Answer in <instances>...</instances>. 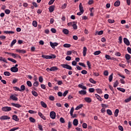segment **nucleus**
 I'll list each match as a JSON object with an SVG mask.
<instances>
[{"label":"nucleus","mask_w":131,"mask_h":131,"mask_svg":"<svg viewBox=\"0 0 131 131\" xmlns=\"http://www.w3.org/2000/svg\"><path fill=\"white\" fill-rule=\"evenodd\" d=\"M2 110L4 112H10V111H12V107L10 106H4L2 108Z\"/></svg>","instance_id":"1"},{"label":"nucleus","mask_w":131,"mask_h":131,"mask_svg":"<svg viewBox=\"0 0 131 131\" xmlns=\"http://www.w3.org/2000/svg\"><path fill=\"white\" fill-rule=\"evenodd\" d=\"M61 67L62 68H65L66 69H68L69 70H72V67L67 64H61Z\"/></svg>","instance_id":"2"},{"label":"nucleus","mask_w":131,"mask_h":131,"mask_svg":"<svg viewBox=\"0 0 131 131\" xmlns=\"http://www.w3.org/2000/svg\"><path fill=\"white\" fill-rule=\"evenodd\" d=\"M50 116L52 119H55L56 118V113L54 111L51 112Z\"/></svg>","instance_id":"3"},{"label":"nucleus","mask_w":131,"mask_h":131,"mask_svg":"<svg viewBox=\"0 0 131 131\" xmlns=\"http://www.w3.org/2000/svg\"><path fill=\"white\" fill-rule=\"evenodd\" d=\"M1 120H7L8 119H11V117L8 116H2L0 118Z\"/></svg>","instance_id":"4"},{"label":"nucleus","mask_w":131,"mask_h":131,"mask_svg":"<svg viewBox=\"0 0 131 131\" xmlns=\"http://www.w3.org/2000/svg\"><path fill=\"white\" fill-rule=\"evenodd\" d=\"M123 41H124V43H125L126 46H129V45H130V43L129 42V40H128V39L126 38H123Z\"/></svg>","instance_id":"5"},{"label":"nucleus","mask_w":131,"mask_h":131,"mask_svg":"<svg viewBox=\"0 0 131 131\" xmlns=\"http://www.w3.org/2000/svg\"><path fill=\"white\" fill-rule=\"evenodd\" d=\"M11 71H12V72H18V71H19V69H18V68H16V67H12L10 69Z\"/></svg>","instance_id":"6"},{"label":"nucleus","mask_w":131,"mask_h":131,"mask_svg":"<svg viewBox=\"0 0 131 131\" xmlns=\"http://www.w3.org/2000/svg\"><path fill=\"white\" fill-rule=\"evenodd\" d=\"M50 45L51 48H52V49H55V47H57V46H58V43H57V42L53 43V42L50 41Z\"/></svg>","instance_id":"7"},{"label":"nucleus","mask_w":131,"mask_h":131,"mask_svg":"<svg viewBox=\"0 0 131 131\" xmlns=\"http://www.w3.org/2000/svg\"><path fill=\"white\" fill-rule=\"evenodd\" d=\"M11 104L12 106L16 107V108H21V107H22V106L18 103H11Z\"/></svg>","instance_id":"8"},{"label":"nucleus","mask_w":131,"mask_h":131,"mask_svg":"<svg viewBox=\"0 0 131 131\" xmlns=\"http://www.w3.org/2000/svg\"><path fill=\"white\" fill-rule=\"evenodd\" d=\"M16 52L19 53L20 54H26V50L22 49H16Z\"/></svg>","instance_id":"9"},{"label":"nucleus","mask_w":131,"mask_h":131,"mask_svg":"<svg viewBox=\"0 0 131 131\" xmlns=\"http://www.w3.org/2000/svg\"><path fill=\"white\" fill-rule=\"evenodd\" d=\"M50 13H53L55 11V5H52L49 8Z\"/></svg>","instance_id":"10"},{"label":"nucleus","mask_w":131,"mask_h":131,"mask_svg":"<svg viewBox=\"0 0 131 131\" xmlns=\"http://www.w3.org/2000/svg\"><path fill=\"white\" fill-rule=\"evenodd\" d=\"M38 114L39 116H40V117H41V118H42V119H43V120H47V118H46V117L44 116V115L41 112H38Z\"/></svg>","instance_id":"11"},{"label":"nucleus","mask_w":131,"mask_h":131,"mask_svg":"<svg viewBox=\"0 0 131 131\" xmlns=\"http://www.w3.org/2000/svg\"><path fill=\"white\" fill-rule=\"evenodd\" d=\"M10 99L13 101H18V98L16 97L14 95H12L10 96Z\"/></svg>","instance_id":"12"},{"label":"nucleus","mask_w":131,"mask_h":131,"mask_svg":"<svg viewBox=\"0 0 131 131\" xmlns=\"http://www.w3.org/2000/svg\"><path fill=\"white\" fill-rule=\"evenodd\" d=\"M88 51V49L86 47H83V57H85L86 56V51Z\"/></svg>","instance_id":"13"},{"label":"nucleus","mask_w":131,"mask_h":131,"mask_svg":"<svg viewBox=\"0 0 131 131\" xmlns=\"http://www.w3.org/2000/svg\"><path fill=\"white\" fill-rule=\"evenodd\" d=\"M84 101L86 102V103H91L92 102V98L90 97H85L84 99Z\"/></svg>","instance_id":"14"},{"label":"nucleus","mask_w":131,"mask_h":131,"mask_svg":"<svg viewBox=\"0 0 131 131\" xmlns=\"http://www.w3.org/2000/svg\"><path fill=\"white\" fill-rule=\"evenodd\" d=\"M7 54H8V55H11L12 57H13V58H14V59H16V58H17V56H18V54L14 53L7 52Z\"/></svg>","instance_id":"15"},{"label":"nucleus","mask_w":131,"mask_h":131,"mask_svg":"<svg viewBox=\"0 0 131 131\" xmlns=\"http://www.w3.org/2000/svg\"><path fill=\"white\" fill-rule=\"evenodd\" d=\"M95 95L97 100H98V101H100V102H102V101H103V99L101 98V97L99 95H98L97 94H95Z\"/></svg>","instance_id":"16"},{"label":"nucleus","mask_w":131,"mask_h":131,"mask_svg":"<svg viewBox=\"0 0 131 131\" xmlns=\"http://www.w3.org/2000/svg\"><path fill=\"white\" fill-rule=\"evenodd\" d=\"M73 123L74 125H75V126H77V125H78V120H77V119H75L73 120Z\"/></svg>","instance_id":"17"},{"label":"nucleus","mask_w":131,"mask_h":131,"mask_svg":"<svg viewBox=\"0 0 131 131\" xmlns=\"http://www.w3.org/2000/svg\"><path fill=\"white\" fill-rule=\"evenodd\" d=\"M79 10L81 12H84V10H83V7L82 6V3H80L79 5Z\"/></svg>","instance_id":"18"},{"label":"nucleus","mask_w":131,"mask_h":131,"mask_svg":"<svg viewBox=\"0 0 131 131\" xmlns=\"http://www.w3.org/2000/svg\"><path fill=\"white\" fill-rule=\"evenodd\" d=\"M42 58H44V59H52V56L42 55Z\"/></svg>","instance_id":"19"},{"label":"nucleus","mask_w":131,"mask_h":131,"mask_svg":"<svg viewBox=\"0 0 131 131\" xmlns=\"http://www.w3.org/2000/svg\"><path fill=\"white\" fill-rule=\"evenodd\" d=\"M12 119H13V120H15V121H18L19 120L18 116H17V115H16L12 116Z\"/></svg>","instance_id":"20"},{"label":"nucleus","mask_w":131,"mask_h":131,"mask_svg":"<svg viewBox=\"0 0 131 131\" xmlns=\"http://www.w3.org/2000/svg\"><path fill=\"white\" fill-rule=\"evenodd\" d=\"M26 90V87L25 85H21L20 86V89H19V92H24Z\"/></svg>","instance_id":"21"},{"label":"nucleus","mask_w":131,"mask_h":131,"mask_svg":"<svg viewBox=\"0 0 131 131\" xmlns=\"http://www.w3.org/2000/svg\"><path fill=\"white\" fill-rule=\"evenodd\" d=\"M114 6H115V7H119V6H120V1H117L114 3Z\"/></svg>","instance_id":"22"},{"label":"nucleus","mask_w":131,"mask_h":131,"mask_svg":"<svg viewBox=\"0 0 131 131\" xmlns=\"http://www.w3.org/2000/svg\"><path fill=\"white\" fill-rule=\"evenodd\" d=\"M79 94L80 95H86V91L84 90H81L79 91Z\"/></svg>","instance_id":"23"},{"label":"nucleus","mask_w":131,"mask_h":131,"mask_svg":"<svg viewBox=\"0 0 131 131\" xmlns=\"http://www.w3.org/2000/svg\"><path fill=\"white\" fill-rule=\"evenodd\" d=\"M59 69L57 67H52L51 68V71H57Z\"/></svg>","instance_id":"24"},{"label":"nucleus","mask_w":131,"mask_h":131,"mask_svg":"<svg viewBox=\"0 0 131 131\" xmlns=\"http://www.w3.org/2000/svg\"><path fill=\"white\" fill-rule=\"evenodd\" d=\"M40 104L42 107H43V108H47V107H48V106L47 105V104L45 103V102L43 101H41Z\"/></svg>","instance_id":"25"},{"label":"nucleus","mask_w":131,"mask_h":131,"mask_svg":"<svg viewBox=\"0 0 131 131\" xmlns=\"http://www.w3.org/2000/svg\"><path fill=\"white\" fill-rule=\"evenodd\" d=\"M118 113H119V110L116 109L115 111L114 115L115 117H117L118 116Z\"/></svg>","instance_id":"26"},{"label":"nucleus","mask_w":131,"mask_h":131,"mask_svg":"<svg viewBox=\"0 0 131 131\" xmlns=\"http://www.w3.org/2000/svg\"><path fill=\"white\" fill-rule=\"evenodd\" d=\"M82 107H83V104H80L76 107L75 110H79V109H81Z\"/></svg>","instance_id":"27"},{"label":"nucleus","mask_w":131,"mask_h":131,"mask_svg":"<svg viewBox=\"0 0 131 131\" xmlns=\"http://www.w3.org/2000/svg\"><path fill=\"white\" fill-rule=\"evenodd\" d=\"M8 61H10L11 62H12L13 63H17V60L13 59V58H8Z\"/></svg>","instance_id":"28"},{"label":"nucleus","mask_w":131,"mask_h":131,"mask_svg":"<svg viewBox=\"0 0 131 131\" xmlns=\"http://www.w3.org/2000/svg\"><path fill=\"white\" fill-rule=\"evenodd\" d=\"M8 61H10L11 62H12L13 63H17V60L13 59V58H8Z\"/></svg>","instance_id":"29"},{"label":"nucleus","mask_w":131,"mask_h":131,"mask_svg":"<svg viewBox=\"0 0 131 131\" xmlns=\"http://www.w3.org/2000/svg\"><path fill=\"white\" fill-rule=\"evenodd\" d=\"M125 58L126 60H127L128 61V60H130V55L128 54H126L125 55Z\"/></svg>","instance_id":"30"},{"label":"nucleus","mask_w":131,"mask_h":131,"mask_svg":"<svg viewBox=\"0 0 131 131\" xmlns=\"http://www.w3.org/2000/svg\"><path fill=\"white\" fill-rule=\"evenodd\" d=\"M113 79V73H112L108 77V80L110 82H111Z\"/></svg>","instance_id":"31"},{"label":"nucleus","mask_w":131,"mask_h":131,"mask_svg":"<svg viewBox=\"0 0 131 131\" xmlns=\"http://www.w3.org/2000/svg\"><path fill=\"white\" fill-rule=\"evenodd\" d=\"M78 87L80 88V89H82V90H86V87L82 84H79Z\"/></svg>","instance_id":"32"},{"label":"nucleus","mask_w":131,"mask_h":131,"mask_svg":"<svg viewBox=\"0 0 131 131\" xmlns=\"http://www.w3.org/2000/svg\"><path fill=\"white\" fill-rule=\"evenodd\" d=\"M0 61H3V62H5V63H8V61L6 58H3V57L0 56Z\"/></svg>","instance_id":"33"},{"label":"nucleus","mask_w":131,"mask_h":131,"mask_svg":"<svg viewBox=\"0 0 131 131\" xmlns=\"http://www.w3.org/2000/svg\"><path fill=\"white\" fill-rule=\"evenodd\" d=\"M89 81L91 83H93L94 84H96L97 83V81H95V80H93V78H90Z\"/></svg>","instance_id":"34"},{"label":"nucleus","mask_w":131,"mask_h":131,"mask_svg":"<svg viewBox=\"0 0 131 131\" xmlns=\"http://www.w3.org/2000/svg\"><path fill=\"white\" fill-rule=\"evenodd\" d=\"M27 84L29 88H31V86H32V83H31V81H27Z\"/></svg>","instance_id":"35"},{"label":"nucleus","mask_w":131,"mask_h":131,"mask_svg":"<svg viewBox=\"0 0 131 131\" xmlns=\"http://www.w3.org/2000/svg\"><path fill=\"white\" fill-rule=\"evenodd\" d=\"M117 90H118V91H120V92H122V93H125V89L123 88H118Z\"/></svg>","instance_id":"36"},{"label":"nucleus","mask_w":131,"mask_h":131,"mask_svg":"<svg viewBox=\"0 0 131 131\" xmlns=\"http://www.w3.org/2000/svg\"><path fill=\"white\" fill-rule=\"evenodd\" d=\"M32 94L33 96H34V97H37V96H38V94H37V92L34 91H32Z\"/></svg>","instance_id":"37"},{"label":"nucleus","mask_w":131,"mask_h":131,"mask_svg":"<svg viewBox=\"0 0 131 131\" xmlns=\"http://www.w3.org/2000/svg\"><path fill=\"white\" fill-rule=\"evenodd\" d=\"M32 25H33V26H34V27H37V21H36V20L33 21Z\"/></svg>","instance_id":"38"},{"label":"nucleus","mask_w":131,"mask_h":131,"mask_svg":"<svg viewBox=\"0 0 131 131\" xmlns=\"http://www.w3.org/2000/svg\"><path fill=\"white\" fill-rule=\"evenodd\" d=\"M96 91L98 94H102L103 93V92L102 91V90L100 89H96Z\"/></svg>","instance_id":"39"},{"label":"nucleus","mask_w":131,"mask_h":131,"mask_svg":"<svg viewBox=\"0 0 131 131\" xmlns=\"http://www.w3.org/2000/svg\"><path fill=\"white\" fill-rule=\"evenodd\" d=\"M29 120L31 122H33V123H34V122L36 121L35 119L31 117L29 118Z\"/></svg>","instance_id":"40"},{"label":"nucleus","mask_w":131,"mask_h":131,"mask_svg":"<svg viewBox=\"0 0 131 131\" xmlns=\"http://www.w3.org/2000/svg\"><path fill=\"white\" fill-rule=\"evenodd\" d=\"M4 74L5 76H10V75H11V73L9 72H4Z\"/></svg>","instance_id":"41"},{"label":"nucleus","mask_w":131,"mask_h":131,"mask_svg":"<svg viewBox=\"0 0 131 131\" xmlns=\"http://www.w3.org/2000/svg\"><path fill=\"white\" fill-rule=\"evenodd\" d=\"M100 54H101V51H97L94 53L95 56H98V55H100Z\"/></svg>","instance_id":"42"},{"label":"nucleus","mask_w":131,"mask_h":131,"mask_svg":"<svg viewBox=\"0 0 131 131\" xmlns=\"http://www.w3.org/2000/svg\"><path fill=\"white\" fill-rule=\"evenodd\" d=\"M73 112H74V107H72L70 111V115L71 116H73Z\"/></svg>","instance_id":"43"},{"label":"nucleus","mask_w":131,"mask_h":131,"mask_svg":"<svg viewBox=\"0 0 131 131\" xmlns=\"http://www.w3.org/2000/svg\"><path fill=\"white\" fill-rule=\"evenodd\" d=\"M28 112L30 114H36V113H37V112H36V111H32V110H29L28 111Z\"/></svg>","instance_id":"44"},{"label":"nucleus","mask_w":131,"mask_h":131,"mask_svg":"<svg viewBox=\"0 0 131 131\" xmlns=\"http://www.w3.org/2000/svg\"><path fill=\"white\" fill-rule=\"evenodd\" d=\"M119 83L118 82V80H116V82L114 83V88H116L118 86Z\"/></svg>","instance_id":"45"},{"label":"nucleus","mask_w":131,"mask_h":131,"mask_svg":"<svg viewBox=\"0 0 131 131\" xmlns=\"http://www.w3.org/2000/svg\"><path fill=\"white\" fill-rule=\"evenodd\" d=\"M131 101V96H130L129 98H126L125 100V103H128L129 102H130Z\"/></svg>","instance_id":"46"},{"label":"nucleus","mask_w":131,"mask_h":131,"mask_svg":"<svg viewBox=\"0 0 131 131\" xmlns=\"http://www.w3.org/2000/svg\"><path fill=\"white\" fill-rule=\"evenodd\" d=\"M39 85V82L38 81H35L33 83L34 86H38Z\"/></svg>","instance_id":"47"},{"label":"nucleus","mask_w":131,"mask_h":131,"mask_svg":"<svg viewBox=\"0 0 131 131\" xmlns=\"http://www.w3.org/2000/svg\"><path fill=\"white\" fill-rule=\"evenodd\" d=\"M16 42H17V40L16 39H14L13 40L11 43V47H13V46H14V45H15V43H16Z\"/></svg>","instance_id":"48"},{"label":"nucleus","mask_w":131,"mask_h":131,"mask_svg":"<svg viewBox=\"0 0 131 131\" xmlns=\"http://www.w3.org/2000/svg\"><path fill=\"white\" fill-rule=\"evenodd\" d=\"M105 58H106V60H111V56L108 54L105 55Z\"/></svg>","instance_id":"49"},{"label":"nucleus","mask_w":131,"mask_h":131,"mask_svg":"<svg viewBox=\"0 0 131 131\" xmlns=\"http://www.w3.org/2000/svg\"><path fill=\"white\" fill-rule=\"evenodd\" d=\"M107 21L108 23H110L111 24H112L114 23V22H115V20H114V19H108Z\"/></svg>","instance_id":"50"},{"label":"nucleus","mask_w":131,"mask_h":131,"mask_svg":"<svg viewBox=\"0 0 131 131\" xmlns=\"http://www.w3.org/2000/svg\"><path fill=\"white\" fill-rule=\"evenodd\" d=\"M63 47L64 48H70V47H71V45L66 43L63 45Z\"/></svg>","instance_id":"51"},{"label":"nucleus","mask_w":131,"mask_h":131,"mask_svg":"<svg viewBox=\"0 0 131 131\" xmlns=\"http://www.w3.org/2000/svg\"><path fill=\"white\" fill-rule=\"evenodd\" d=\"M63 33H69V31L67 29H63L62 30Z\"/></svg>","instance_id":"52"},{"label":"nucleus","mask_w":131,"mask_h":131,"mask_svg":"<svg viewBox=\"0 0 131 131\" xmlns=\"http://www.w3.org/2000/svg\"><path fill=\"white\" fill-rule=\"evenodd\" d=\"M74 23H75V21L74 22H70L68 23V26H73Z\"/></svg>","instance_id":"53"},{"label":"nucleus","mask_w":131,"mask_h":131,"mask_svg":"<svg viewBox=\"0 0 131 131\" xmlns=\"http://www.w3.org/2000/svg\"><path fill=\"white\" fill-rule=\"evenodd\" d=\"M5 13L6 14H7V15H9V14H10V13H11V10H10L9 9H6L5 10Z\"/></svg>","instance_id":"54"},{"label":"nucleus","mask_w":131,"mask_h":131,"mask_svg":"<svg viewBox=\"0 0 131 131\" xmlns=\"http://www.w3.org/2000/svg\"><path fill=\"white\" fill-rule=\"evenodd\" d=\"M51 31L52 32V33H56V32H57V30H56V29L54 28H51Z\"/></svg>","instance_id":"55"},{"label":"nucleus","mask_w":131,"mask_h":131,"mask_svg":"<svg viewBox=\"0 0 131 131\" xmlns=\"http://www.w3.org/2000/svg\"><path fill=\"white\" fill-rule=\"evenodd\" d=\"M13 90H14V91H16V92H18V91L20 92V89H19V88H18V87H17V86H14V87H13Z\"/></svg>","instance_id":"56"},{"label":"nucleus","mask_w":131,"mask_h":131,"mask_svg":"<svg viewBox=\"0 0 131 131\" xmlns=\"http://www.w3.org/2000/svg\"><path fill=\"white\" fill-rule=\"evenodd\" d=\"M106 112L108 115H111L112 114V111L110 109L107 110Z\"/></svg>","instance_id":"57"},{"label":"nucleus","mask_w":131,"mask_h":131,"mask_svg":"<svg viewBox=\"0 0 131 131\" xmlns=\"http://www.w3.org/2000/svg\"><path fill=\"white\" fill-rule=\"evenodd\" d=\"M60 122L61 123H65V119H64L62 117L60 118Z\"/></svg>","instance_id":"58"},{"label":"nucleus","mask_w":131,"mask_h":131,"mask_svg":"<svg viewBox=\"0 0 131 131\" xmlns=\"http://www.w3.org/2000/svg\"><path fill=\"white\" fill-rule=\"evenodd\" d=\"M82 74H88V71L85 70H83L81 72Z\"/></svg>","instance_id":"59"},{"label":"nucleus","mask_w":131,"mask_h":131,"mask_svg":"<svg viewBox=\"0 0 131 131\" xmlns=\"http://www.w3.org/2000/svg\"><path fill=\"white\" fill-rule=\"evenodd\" d=\"M76 23H77L75 22V23L74 24V25H73V27H73V29H75V30L77 29V25H76Z\"/></svg>","instance_id":"60"},{"label":"nucleus","mask_w":131,"mask_h":131,"mask_svg":"<svg viewBox=\"0 0 131 131\" xmlns=\"http://www.w3.org/2000/svg\"><path fill=\"white\" fill-rule=\"evenodd\" d=\"M39 82H42L43 81V78H42V76H40L39 77Z\"/></svg>","instance_id":"61"},{"label":"nucleus","mask_w":131,"mask_h":131,"mask_svg":"<svg viewBox=\"0 0 131 131\" xmlns=\"http://www.w3.org/2000/svg\"><path fill=\"white\" fill-rule=\"evenodd\" d=\"M89 91L90 93H94V92H95V89L90 88Z\"/></svg>","instance_id":"62"},{"label":"nucleus","mask_w":131,"mask_h":131,"mask_svg":"<svg viewBox=\"0 0 131 131\" xmlns=\"http://www.w3.org/2000/svg\"><path fill=\"white\" fill-rule=\"evenodd\" d=\"M118 128H119V130H120V131H123V127H122V126H121V125H119V126H118Z\"/></svg>","instance_id":"63"},{"label":"nucleus","mask_w":131,"mask_h":131,"mask_svg":"<svg viewBox=\"0 0 131 131\" xmlns=\"http://www.w3.org/2000/svg\"><path fill=\"white\" fill-rule=\"evenodd\" d=\"M127 50L129 54H131V48L130 47H127Z\"/></svg>","instance_id":"64"}]
</instances>
